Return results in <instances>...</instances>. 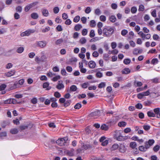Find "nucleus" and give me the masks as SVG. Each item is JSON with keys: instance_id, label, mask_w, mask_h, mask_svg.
<instances>
[{"instance_id": "1", "label": "nucleus", "mask_w": 160, "mask_h": 160, "mask_svg": "<svg viewBox=\"0 0 160 160\" xmlns=\"http://www.w3.org/2000/svg\"><path fill=\"white\" fill-rule=\"evenodd\" d=\"M103 36L110 37L114 32L113 29L111 27L105 26L103 29Z\"/></svg>"}, {"instance_id": "2", "label": "nucleus", "mask_w": 160, "mask_h": 160, "mask_svg": "<svg viewBox=\"0 0 160 160\" xmlns=\"http://www.w3.org/2000/svg\"><path fill=\"white\" fill-rule=\"evenodd\" d=\"M68 139V138L66 137L60 138L56 141V143L60 146L65 145Z\"/></svg>"}, {"instance_id": "3", "label": "nucleus", "mask_w": 160, "mask_h": 160, "mask_svg": "<svg viewBox=\"0 0 160 160\" xmlns=\"http://www.w3.org/2000/svg\"><path fill=\"white\" fill-rule=\"evenodd\" d=\"M35 32L34 29H28L21 33V36L22 37H24L25 36H29L32 33H33Z\"/></svg>"}, {"instance_id": "4", "label": "nucleus", "mask_w": 160, "mask_h": 160, "mask_svg": "<svg viewBox=\"0 0 160 160\" xmlns=\"http://www.w3.org/2000/svg\"><path fill=\"white\" fill-rule=\"evenodd\" d=\"M100 113V111L99 110H96L95 111L90 113L88 116L89 118H95L99 116Z\"/></svg>"}, {"instance_id": "5", "label": "nucleus", "mask_w": 160, "mask_h": 160, "mask_svg": "<svg viewBox=\"0 0 160 160\" xmlns=\"http://www.w3.org/2000/svg\"><path fill=\"white\" fill-rule=\"evenodd\" d=\"M5 104H17L19 103L17 101V100L14 98H9L5 100L4 102Z\"/></svg>"}, {"instance_id": "6", "label": "nucleus", "mask_w": 160, "mask_h": 160, "mask_svg": "<svg viewBox=\"0 0 160 160\" xmlns=\"http://www.w3.org/2000/svg\"><path fill=\"white\" fill-rule=\"evenodd\" d=\"M155 142V141L153 139H149L148 141L145 142V146L146 148H149L150 147L153 145Z\"/></svg>"}, {"instance_id": "7", "label": "nucleus", "mask_w": 160, "mask_h": 160, "mask_svg": "<svg viewBox=\"0 0 160 160\" xmlns=\"http://www.w3.org/2000/svg\"><path fill=\"white\" fill-rule=\"evenodd\" d=\"M153 112L154 114H155L157 118H160V108H157L153 109Z\"/></svg>"}, {"instance_id": "8", "label": "nucleus", "mask_w": 160, "mask_h": 160, "mask_svg": "<svg viewBox=\"0 0 160 160\" xmlns=\"http://www.w3.org/2000/svg\"><path fill=\"white\" fill-rule=\"evenodd\" d=\"M143 50L142 49L135 48L132 52L133 55H137L138 54H141Z\"/></svg>"}, {"instance_id": "9", "label": "nucleus", "mask_w": 160, "mask_h": 160, "mask_svg": "<svg viewBox=\"0 0 160 160\" xmlns=\"http://www.w3.org/2000/svg\"><path fill=\"white\" fill-rule=\"evenodd\" d=\"M82 148L83 150H86L87 149L91 148H92V146L91 145L89 144H85L84 143H82Z\"/></svg>"}, {"instance_id": "10", "label": "nucleus", "mask_w": 160, "mask_h": 160, "mask_svg": "<svg viewBox=\"0 0 160 160\" xmlns=\"http://www.w3.org/2000/svg\"><path fill=\"white\" fill-rule=\"evenodd\" d=\"M47 43L45 41H40L37 42L38 46L41 48L44 47L47 45Z\"/></svg>"}, {"instance_id": "11", "label": "nucleus", "mask_w": 160, "mask_h": 160, "mask_svg": "<svg viewBox=\"0 0 160 160\" xmlns=\"http://www.w3.org/2000/svg\"><path fill=\"white\" fill-rule=\"evenodd\" d=\"M15 72V70H11L5 73L4 74L5 76L7 77H10L14 75Z\"/></svg>"}, {"instance_id": "12", "label": "nucleus", "mask_w": 160, "mask_h": 160, "mask_svg": "<svg viewBox=\"0 0 160 160\" xmlns=\"http://www.w3.org/2000/svg\"><path fill=\"white\" fill-rule=\"evenodd\" d=\"M62 82L60 83V81H58V84L57 85L56 88L58 89L61 90L64 88V86L63 83V81L61 80Z\"/></svg>"}, {"instance_id": "13", "label": "nucleus", "mask_w": 160, "mask_h": 160, "mask_svg": "<svg viewBox=\"0 0 160 160\" xmlns=\"http://www.w3.org/2000/svg\"><path fill=\"white\" fill-rule=\"evenodd\" d=\"M74 149L72 148L70 150H68L67 151V154L70 157H72L74 155Z\"/></svg>"}, {"instance_id": "14", "label": "nucleus", "mask_w": 160, "mask_h": 160, "mask_svg": "<svg viewBox=\"0 0 160 160\" xmlns=\"http://www.w3.org/2000/svg\"><path fill=\"white\" fill-rule=\"evenodd\" d=\"M88 66L90 68H94L96 66V63L93 61H91L88 63Z\"/></svg>"}, {"instance_id": "15", "label": "nucleus", "mask_w": 160, "mask_h": 160, "mask_svg": "<svg viewBox=\"0 0 160 160\" xmlns=\"http://www.w3.org/2000/svg\"><path fill=\"white\" fill-rule=\"evenodd\" d=\"M24 82V79H22L19 80L18 81V82H15L13 84V87L14 88H16L17 87V85L18 83L20 85H22Z\"/></svg>"}, {"instance_id": "16", "label": "nucleus", "mask_w": 160, "mask_h": 160, "mask_svg": "<svg viewBox=\"0 0 160 160\" xmlns=\"http://www.w3.org/2000/svg\"><path fill=\"white\" fill-rule=\"evenodd\" d=\"M115 139L118 141H122L125 140L126 139V137L123 136L122 134L117 138H115Z\"/></svg>"}, {"instance_id": "17", "label": "nucleus", "mask_w": 160, "mask_h": 160, "mask_svg": "<svg viewBox=\"0 0 160 160\" xmlns=\"http://www.w3.org/2000/svg\"><path fill=\"white\" fill-rule=\"evenodd\" d=\"M119 151L121 153H124L126 151L125 147L122 144L120 145L119 147Z\"/></svg>"}, {"instance_id": "18", "label": "nucleus", "mask_w": 160, "mask_h": 160, "mask_svg": "<svg viewBox=\"0 0 160 160\" xmlns=\"http://www.w3.org/2000/svg\"><path fill=\"white\" fill-rule=\"evenodd\" d=\"M41 12L44 16L47 17L48 16L49 12L48 10L46 9H42Z\"/></svg>"}, {"instance_id": "19", "label": "nucleus", "mask_w": 160, "mask_h": 160, "mask_svg": "<svg viewBox=\"0 0 160 160\" xmlns=\"http://www.w3.org/2000/svg\"><path fill=\"white\" fill-rule=\"evenodd\" d=\"M109 128L108 126L107 125L105 124H102L100 127L101 129L106 131L108 130Z\"/></svg>"}, {"instance_id": "20", "label": "nucleus", "mask_w": 160, "mask_h": 160, "mask_svg": "<svg viewBox=\"0 0 160 160\" xmlns=\"http://www.w3.org/2000/svg\"><path fill=\"white\" fill-rule=\"evenodd\" d=\"M148 116L149 117H155V114H154V112H153L152 110L148 111L147 112Z\"/></svg>"}, {"instance_id": "21", "label": "nucleus", "mask_w": 160, "mask_h": 160, "mask_svg": "<svg viewBox=\"0 0 160 160\" xmlns=\"http://www.w3.org/2000/svg\"><path fill=\"white\" fill-rule=\"evenodd\" d=\"M134 85L136 87H139L142 85V83L141 82L137 81L135 80L134 82Z\"/></svg>"}, {"instance_id": "22", "label": "nucleus", "mask_w": 160, "mask_h": 160, "mask_svg": "<svg viewBox=\"0 0 160 160\" xmlns=\"http://www.w3.org/2000/svg\"><path fill=\"white\" fill-rule=\"evenodd\" d=\"M130 70L128 68H124L122 71V74H127L130 72Z\"/></svg>"}, {"instance_id": "23", "label": "nucleus", "mask_w": 160, "mask_h": 160, "mask_svg": "<svg viewBox=\"0 0 160 160\" xmlns=\"http://www.w3.org/2000/svg\"><path fill=\"white\" fill-rule=\"evenodd\" d=\"M31 17L32 18L36 19L38 18L39 16L36 12H33L31 14Z\"/></svg>"}, {"instance_id": "24", "label": "nucleus", "mask_w": 160, "mask_h": 160, "mask_svg": "<svg viewBox=\"0 0 160 160\" xmlns=\"http://www.w3.org/2000/svg\"><path fill=\"white\" fill-rule=\"evenodd\" d=\"M109 20L112 22H114L116 20V18L115 15H111L109 17Z\"/></svg>"}, {"instance_id": "25", "label": "nucleus", "mask_w": 160, "mask_h": 160, "mask_svg": "<svg viewBox=\"0 0 160 160\" xmlns=\"http://www.w3.org/2000/svg\"><path fill=\"white\" fill-rule=\"evenodd\" d=\"M82 28V25L80 24L76 25L74 27V30L76 31H79Z\"/></svg>"}, {"instance_id": "26", "label": "nucleus", "mask_w": 160, "mask_h": 160, "mask_svg": "<svg viewBox=\"0 0 160 160\" xmlns=\"http://www.w3.org/2000/svg\"><path fill=\"white\" fill-rule=\"evenodd\" d=\"M115 133L114 134V137L115 139L122 134L121 131L118 130H116Z\"/></svg>"}, {"instance_id": "27", "label": "nucleus", "mask_w": 160, "mask_h": 160, "mask_svg": "<svg viewBox=\"0 0 160 160\" xmlns=\"http://www.w3.org/2000/svg\"><path fill=\"white\" fill-rule=\"evenodd\" d=\"M63 42V40L62 38H60L57 39L55 42V44L58 45L61 44Z\"/></svg>"}, {"instance_id": "28", "label": "nucleus", "mask_w": 160, "mask_h": 160, "mask_svg": "<svg viewBox=\"0 0 160 160\" xmlns=\"http://www.w3.org/2000/svg\"><path fill=\"white\" fill-rule=\"evenodd\" d=\"M127 124V123L124 121L120 122L118 123V125L119 127H124Z\"/></svg>"}, {"instance_id": "29", "label": "nucleus", "mask_w": 160, "mask_h": 160, "mask_svg": "<svg viewBox=\"0 0 160 160\" xmlns=\"http://www.w3.org/2000/svg\"><path fill=\"white\" fill-rule=\"evenodd\" d=\"M158 59L157 58H154L152 59L151 62V64L155 65L158 64Z\"/></svg>"}, {"instance_id": "30", "label": "nucleus", "mask_w": 160, "mask_h": 160, "mask_svg": "<svg viewBox=\"0 0 160 160\" xmlns=\"http://www.w3.org/2000/svg\"><path fill=\"white\" fill-rule=\"evenodd\" d=\"M136 146L137 144L135 142H132L130 143V146L132 149H135V148H136Z\"/></svg>"}, {"instance_id": "31", "label": "nucleus", "mask_w": 160, "mask_h": 160, "mask_svg": "<svg viewBox=\"0 0 160 160\" xmlns=\"http://www.w3.org/2000/svg\"><path fill=\"white\" fill-rule=\"evenodd\" d=\"M71 102L70 100H67L64 103V106L65 107H68L70 106Z\"/></svg>"}, {"instance_id": "32", "label": "nucleus", "mask_w": 160, "mask_h": 160, "mask_svg": "<svg viewBox=\"0 0 160 160\" xmlns=\"http://www.w3.org/2000/svg\"><path fill=\"white\" fill-rule=\"evenodd\" d=\"M77 87L75 85H72L70 88V90L71 92L76 91L77 90Z\"/></svg>"}, {"instance_id": "33", "label": "nucleus", "mask_w": 160, "mask_h": 160, "mask_svg": "<svg viewBox=\"0 0 160 160\" xmlns=\"http://www.w3.org/2000/svg\"><path fill=\"white\" fill-rule=\"evenodd\" d=\"M10 132L12 134H16L18 132V131L17 128H14L11 129Z\"/></svg>"}, {"instance_id": "34", "label": "nucleus", "mask_w": 160, "mask_h": 160, "mask_svg": "<svg viewBox=\"0 0 160 160\" xmlns=\"http://www.w3.org/2000/svg\"><path fill=\"white\" fill-rule=\"evenodd\" d=\"M131 59L129 58L125 59L123 61V63L126 65H128L130 63Z\"/></svg>"}, {"instance_id": "35", "label": "nucleus", "mask_w": 160, "mask_h": 160, "mask_svg": "<svg viewBox=\"0 0 160 160\" xmlns=\"http://www.w3.org/2000/svg\"><path fill=\"white\" fill-rule=\"evenodd\" d=\"M81 107L82 105L81 103L78 102L75 104L74 106V108L75 109H79Z\"/></svg>"}, {"instance_id": "36", "label": "nucleus", "mask_w": 160, "mask_h": 160, "mask_svg": "<svg viewBox=\"0 0 160 160\" xmlns=\"http://www.w3.org/2000/svg\"><path fill=\"white\" fill-rule=\"evenodd\" d=\"M160 148V147L159 145H156L154 147L153 150L154 152H156L159 150Z\"/></svg>"}, {"instance_id": "37", "label": "nucleus", "mask_w": 160, "mask_h": 160, "mask_svg": "<svg viewBox=\"0 0 160 160\" xmlns=\"http://www.w3.org/2000/svg\"><path fill=\"white\" fill-rule=\"evenodd\" d=\"M96 76L97 78H101L103 76L102 73L100 71H98L96 73Z\"/></svg>"}, {"instance_id": "38", "label": "nucleus", "mask_w": 160, "mask_h": 160, "mask_svg": "<svg viewBox=\"0 0 160 160\" xmlns=\"http://www.w3.org/2000/svg\"><path fill=\"white\" fill-rule=\"evenodd\" d=\"M139 150L141 151L145 152L148 149L146 148V147L143 146H141L139 147Z\"/></svg>"}, {"instance_id": "39", "label": "nucleus", "mask_w": 160, "mask_h": 160, "mask_svg": "<svg viewBox=\"0 0 160 160\" xmlns=\"http://www.w3.org/2000/svg\"><path fill=\"white\" fill-rule=\"evenodd\" d=\"M137 8L135 6L132 7L131 9V12L132 14H134L136 13L137 11Z\"/></svg>"}, {"instance_id": "40", "label": "nucleus", "mask_w": 160, "mask_h": 160, "mask_svg": "<svg viewBox=\"0 0 160 160\" xmlns=\"http://www.w3.org/2000/svg\"><path fill=\"white\" fill-rule=\"evenodd\" d=\"M105 86V83L104 82H102L98 84V87L99 88H104Z\"/></svg>"}, {"instance_id": "41", "label": "nucleus", "mask_w": 160, "mask_h": 160, "mask_svg": "<svg viewBox=\"0 0 160 160\" xmlns=\"http://www.w3.org/2000/svg\"><path fill=\"white\" fill-rule=\"evenodd\" d=\"M24 48L23 47H20L17 50V52L19 53H22L24 51Z\"/></svg>"}, {"instance_id": "42", "label": "nucleus", "mask_w": 160, "mask_h": 160, "mask_svg": "<svg viewBox=\"0 0 160 160\" xmlns=\"http://www.w3.org/2000/svg\"><path fill=\"white\" fill-rule=\"evenodd\" d=\"M96 25V22L94 20H92L90 21V26L92 27H94Z\"/></svg>"}, {"instance_id": "43", "label": "nucleus", "mask_w": 160, "mask_h": 160, "mask_svg": "<svg viewBox=\"0 0 160 160\" xmlns=\"http://www.w3.org/2000/svg\"><path fill=\"white\" fill-rule=\"evenodd\" d=\"M80 17L79 16H75L73 19V22H78L80 20Z\"/></svg>"}, {"instance_id": "44", "label": "nucleus", "mask_w": 160, "mask_h": 160, "mask_svg": "<svg viewBox=\"0 0 160 160\" xmlns=\"http://www.w3.org/2000/svg\"><path fill=\"white\" fill-rule=\"evenodd\" d=\"M118 144H113L111 147V150L114 151L116 150L118 148Z\"/></svg>"}, {"instance_id": "45", "label": "nucleus", "mask_w": 160, "mask_h": 160, "mask_svg": "<svg viewBox=\"0 0 160 160\" xmlns=\"http://www.w3.org/2000/svg\"><path fill=\"white\" fill-rule=\"evenodd\" d=\"M95 14L97 15H99L101 14V10L99 8H98L96 9L94 12Z\"/></svg>"}, {"instance_id": "46", "label": "nucleus", "mask_w": 160, "mask_h": 160, "mask_svg": "<svg viewBox=\"0 0 160 160\" xmlns=\"http://www.w3.org/2000/svg\"><path fill=\"white\" fill-rule=\"evenodd\" d=\"M152 82L154 83H159V79L158 78H155L152 80Z\"/></svg>"}, {"instance_id": "47", "label": "nucleus", "mask_w": 160, "mask_h": 160, "mask_svg": "<svg viewBox=\"0 0 160 160\" xmlns=\"http://www.w3.org/2000/svg\"><path fill=\"white\" fill-rule=\"evenodd\" d=\"M56 29L58 32H61L62 31L63 28L62 26L60 25H58L56 28Z\"/></svg>"}, {"instance_id": "48", "label": "nucleus", "mask_w": 160, "mask_h": 160, "mask_svg": "<svg viewBox=\"0 0 160 160\" xmlns=\"http://www.w3.org/2000/svg\"><path fill=\"white\" fill-rule=\"evenodd\" d=\"M7 29L5 28H2L0 29V34H3L7 32Z\"/></svg>"}, {"instance_id": "49", "label": "nucleus", "mask_w": 160, "mask_h": 160, "mask_svg": "<svg viewBox=\"0 0 160 160\" xmlns=\"http://www.w3.org/2000/svg\"><path fill=\"white\" fill-rule=\"evenodd\" d=\"M7 135V133L5 132H0V137L2 139L3 137H6Z\"/></svg>"}, {"instance_id": "50", "label": "nucleus", "mask_w": 160, "mask_h": 160, "mask_svg": "<svg viewBox=\"0 0 160 160\" xmlns=\"http://www.w3.org/2000/svg\"><path fill=\"white\" fill-rule=\"evenodd\" d=\"M54 95L56 98H59L61 97L60 93L58 92H55L54 93Z\"/></svg>"}, {"instance_id": "51", "label": "nucleus", "mask_w": 160, "mask_h": 160, "mask_svg": "<svg viewBox=\"0 0 160 160\" xmlns=\"http://www.w3.org/2000/svg\"><path fill=\"white\" fill-rule=\"evenodd\" d=\"M7 87V85L5 84H1L0 86V91H2L5 89Z\"/></svg>"}, {"instance_id": "52", "label": "nucleus", "mask_w": 160, "mask_h": 160, "mask_svg": "<svg viewBox=\"0 0 160 160\" xmlns=\"http://www.w3.org/2000/svg\"><path fill=\"white\" fill-rule=\"evenodd\" d=\"M38 3V2H35L31 3L29 4V6H30L31 8H33V7H35L36 5H37Z\"/></svg>"}, {"instance_id": "53", "label": "nucleus", "mask_w": 160, "mask_h": 160, "mask_svg": "<svg viewBox=\"0 0 160 160\" xmlns=\"http://www.w3.org/2000/svg\"><path fill=\"white\" fill-rule=\"evenodd\" d=\"M135 107L137 109H141L142 108V105L141 103H138L135 105Z\"/></svg>"}, {"instance_id": "54", "label": "nucleus", "mask_w": 160, "mask_h": 160, "mask_svg": "<svg viewBox=\"0 0 160 160\" xmlns=\"http://www.w3.org/2000/svg\"><path fill=\"white\" fill-rule=\"evenodd\" d=\"M95 35V32L94 30L92 29L91 30L90 34L89 36L91 38L93 37Z\"/></svg>"}, {"instance_id": "55", "label": "nucleus", "mask_w": 160, "mask_h": 160, "mask_svg": "<svg viewBox=\"0 0 160 160\" xmlns=\"http://www.w3.org/2000/svg\"><path fill=\"white\" fill-rule=\"evenodd\" d=\"M91 11V8L89 7H88L85 9V12L86 13L88 14L90 13Z\"/></svg>"}, {"instance_id": "56", "label": "nucleus", "mask_w": 160, "mask_h": 160, "mask_svg": "<svg viewBox=\"0 0 160 160\" xmlns=\"http://www.w3.org/2000/svg\"><path fill=\"white\" fill-rule=\"evenodd\" d=\"M144 10V6L142 5L141 4L139 6V8L138 10L139 11H143Z\"/></svg>"}, {"instance_id": "57", "label": "nucleus", "mask_w": 160, "mask_h": 160, "mask_svg": "<svg viewBox=\"0 0 160 160\" xmlns=\"http://www.w3.org/2000/svg\"><path fill=\"white\" fill-rule=\"evenodd\" d=\"M28 128V125H23L20 126L19 127L20 129L22 131L23 130L26 129H27Z\"/></svg>"}, {"instance_id": "58", "label": "nucleus", "mask_w": 160, "mask_h": 160, "mask_svg": "<svg viewBox=\"0 0 160 160\" xmlns=\"http://www.w3.org/2000/svg\"><path fill=\"white\" fill-rule=\"evenodd\" d=\"M53 11L54 13L57 14L59 12V9L58 7H56L53 8Z\"/></svg>"}, {"instance_id": "59", "label": "nucleus", "mask_w": 160, "mask_h": 160, "mask_svg": "<svg viewBox=\"0 0 160 160\" xmlns=\"http://www.w3.org/2000/svg\"><path fill=\"white\" fill-rule=\"evenodd\" d=\"M79 41L81 44H83L86 42V40L84 37H83Z\"/></svg>"}, {"instance_id": "60", "label": "nucleus", "mask_w": 160, "mask_h": 160, "mask_svg": "<svg viewBox=\"0 0 160 160\" xmlns=\"http://www.w3.org/2000/svg\"><path fill=\"white\" fill-rule=\"evenodd\" d=\"M31 8V7L30 6H29V4H28L24 8V10L25 12H28Z\"/></svg>"}, {"instance_id": "61", "label": "nucleus", "mask_w": 160, "mask_h": 160, "mask_svg": "<svg viewBox=\"0 0 160 160\" xmlns=\"http://www.w3.org/2000/svg\"><path fill=\"white\" fill-rule=\"evenodd\" d=\"M31 8V7L30 6H29V4H28L24 8V10L25 12H28Z\"/></svg>"}, {"instance_id": "62", "label": "nucleus", "mask_w": 160, "mask_h": 160, "mask_svg": "<svg viewBox=\"0 0 160 160\" xmlns=\"http://www.w3.org/2000/svg\"><path fill=\"white\" fill-rule=\"evenodd\" d=\"M31 8V7L30 6H29V4H28L24 8V10L25 12H28Z\"/></svg>"}, {"instance_id": "63", "label": "nucleus", "mask_w": 160, "mask_h": 160, "mask_svg": "<svg viewBox=\"0 0 160 160\" xmlns=\"http://www.w3.org/2000/svg\"><path fill=\"white\" fill-rule=\"evenodd\" d=\"M128 31L125 29H123L121 32V35L123 36H125L126 35V34L128 33Z\"/></svg>"}, {"instance_id": "64", "label": "nucleus", "mask_w": 160, "mask_h": 160, "mask_svg": "<svg viewBox=\"0 0 160 160\" xmlns=\"http://www.w3.org/2000/svg\"><path fill=\"white\" fill-rule=\"evenodd\" d=\"M61 78L60 75H57L52 78V80L54 82L57 81L58 79H60Z\"/></svg>"}]
</instances>
